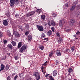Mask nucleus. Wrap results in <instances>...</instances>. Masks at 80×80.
<instances>
[{
    "mask_svg": "<svg viewBox=\"0 0 80 80\" xmlns=\"http://www.w3.org/2000/svg\"><path fill=\"white\" fill-rule=\"evenodd\" d=\"M76 34L78 35H80V32L79 31H78L76 32Z\"/></svg>",
    "mask_w": 80,
    "mask_h": 80,
    "instance_id": "40",
    "label": "nucleus"
},
{
    "mask_svg": "<svg viewBox=\"0 0 80 80\" xmlns=\"http://www.w3.org/2000/svg\"><path fill=\"white\" fill-rule=\"evenodd\" d=\"M22 46V42H19L18 44V48H20V47Z\"/></svg>",
    "mask_w": 80,
    "mask_h": 80,
    "instance_id": "18",
    "label": "nucleus"
},
{
    "mask_svg": "<svg viewBox=\"0 0 80 80\" xmlns=\"http://www.w3.org/2000/svg\"><path fill=\"white\" fill-rule=\"evenodd\" d=\"M57 70L54 71L53 72V77L57 76Z\"/></svg>",
    "mask_w": 80,
    "mask_h": 80,
    "instance_id": "11",
    "label": "nucleus"
},
{
    "mask_svg": "<svg viewBox=\"0 0 80 80\" xmlns=\"http://www.w3.org/2000/svg\"><path fill=\"white\" fill-rule=\"evenodd\" d=\"M28 33H29V32H27L25 33V35L27 36L28 35Z\"/></svg>",
    "mask_w": 80,
    "mask_h": 80,
    "instance_id": "45",
    "label": "nucleus"
},
{
    "mask_svg": "<svg viewBox=\"0 0 80 80\" xmlns=\"http://www.w3.org/2000/svg\"><path fill=\"white\" fill-rule=\"evenodd\" d=\"M18 0H15V1L16 2H18Z\"/></svg>",
    "mask_w": 80,
    "mask_h": 80,
    "instance_id": "58",
    "label": "nucleus"
},
{
    "mask_svg": "<svg viewBox=\"0 0 80 80\" xmlns=\"http://www.w3.org/2000/svg\"><path fill=\"white\" fill-rule=\"evenodd\" d=\"M45 16L44 15H41V18L42 19V20H44L45 18Z\"/></svg>",
    "mask_w": 80,
    "mask_h": 80,
    "instance_id": "21",
    "label": "nucleus"
},
{
    "mask_svg": "<svg viewBox=\"0 0 80 80\" xmlns=\"http://www.w3.org/2000/svg\"><path fill=\"white\" fill-rule=\"evenodd\" d=\"M75 46H72V47L71 48V49L72 50V52H73V51H74V49H75Z\"/></svg>",
    "mask_w": 80,
    "mask_h": 80,
    "instance_id": "33",
    "label": "nucleus"
},
{
    "mask_svg": "<svg viewBox=\"0 0 80 80\" xmlns=\"http://www.w3.org/2000/svg\"><path fill=\"white\" fill-rule=\"evenodd\" d=\"M75 23V21L73 20H71L69 22V25H71V26H72Z\"/></svg>",
    "mask_w": 80,
    "mask_h": 80,
    "instance_id": "8",
    "label": "nucleus"
},
{
    "mask_svg": "<svg viewBox=\"0 0 80 80\" xmlns=\"http://www.w3.org/2000/svg\"><path fill=\"white\" fill-rule=\"evenodd\" d=\"M56 25V24H55V22L53 21L52 20V22H51V25L52 26H55Z\"/></svg>",
    "mask_w": 80,
    "mask_h": 80,
    "instance_id": "23",
    "label": "nucleus"
},
{
    "mask_svg": "<svg viewBox=\"0 0 80 80\" xmlns=\"http://www.w3.org/2000/svg\"><path fill=\"white\" fill-rule=\"evenodd\" d=\"M7 54L8 55V56H10V53H7Z\"/></svg>",
    "mask_w": 80,
    "mask_h": 80,
    "instance_id": "55",
    "label": "nucleus"
},
{
    "mask_svg": "<svg viewBox=\"0 0 80 80\" xmlns=\"http://www.w3.org/2000/svg\"><path fill=\"white\" fill-rule=\"evenodd\" d=\"M63 41V39L61 38H59V40L58 41V42H62Z\"/></svg>",
    "mask_w": 80,
    "mask_h": 80,
    "instance_id": "36",
    "label": "nucleus"
},
{
    "mask_svg": "<svg viewBox=\"0 0 80 80\" xmlns=\"http://www.w3.org/2000/svg\"><path fill=\"white\" fill-rule=\"evenodd\" d=\"M15 75V74H13V75Z\"/></svg>",
    "mask_w": 80,
    "mask_h": 80,
    "instance_id": "61",
    "label": "nucleus"
},
{
    "mask_svg": "<svg viewBox=\"0 0 80 80\" xmlns=\"http://www.w3.org/2000/svg\"><path fill=\"white\" fill-rule=\"evenodd\" d=\"M51 30L53 32H55V28L53 27H52L51 28Z\"/></svg>",
    "mask_w": 80,
    "mask_h": 80,
    "instance_id": "37",
    "label": "nucleus"
},
{
    "mask_svg": "<svg viewBox=\"0 0 80 80\" xmlns=\"http://www.w3.org/2000/svg\"><path fill=\"white\" fill-rule=\"evenodd\" d=\"M45 77H46V78H48V77H49V74H46L45 75Z\"/></svg>",
    "mask_w": 80,
    "mask_h": 80,
    "instance_id": "47",
    "label": "nucleus"
},
{
    "mask_svg": "<svg viewBox=\"0 0 80 80\" xmlns=\"http://www.w3.org/2000/svg\"><path fill=\"white\" fill-rule=\"evenodd\" d=\"M74 37H77V35H75L73 36Z\"/></svg>",
    "mask_w": 80,
    "mask_h": 80,
    "instance_id": "57",
    "label": "nucleus"
},
{
    "mask_svg": "<svg viewBox=\"0 0 80 80\" xmlns=\"http://www.w3.org/2000/svg\"><path fill=\"white\" fill-rule=\"evenodd\" d=\"M24 75V73H22L19 74V77H23V76Z\"/></svg>",
    "mask_w": 80,
    "mask_h": 80,
    "instance_id": "35",
    "label": "nucleus"
},
{
    "mask_svg": "<svg viewBox=\"0 0 80 80\" xmlns=\"http://www.w3.org/2000/svg\"><path fill=\"white\" fill-rule=\"evenodd\" d=\"M60 52H61L60 50L58 49L56 50L57 55L58 57H60L62 55V53Z\"/></svg>",
    "mask_w": 80,
    "mask_h": 80,
    "instance_id": "4",
    "label": "nucleus"
},
{
    "mask_svg": "<svg viewBox=\"0 0 80 80\" xmlns=\"http://www.w3.org/2000/svg\"><path fill=\"white\" fill-rule=\"evenodd\" d=\"M52 20L49 21H48V25H49V26H52Z\"/></svg>",
    "mask_w": 80,
    "mask_h": 80,
    "instance_id": "22",
    "label": "nucleus"
},
{
    "mask_svg": "<svg viewBox=\"0 0 80 80\" xmlns=\"http://www.w3.org/2000/svg\"><path fill=\"white\" fill-rule=\"evenodd\" d=\"M53 54V51H51L50 52L49 57H52Z\"/></svg>",
    "mask_w": 80,
    "mask_h": 80,
    "instance_id": "28",
    "label": "nucleus"
},
{
    "mask_svg": "<svg viewBox=\"0 0 80 80\" xmlns=\"http://www.w3.org/2000/svg\"><path fill=\"white\" fill-rule=\"evenodd\" d=\"M48 62L46 61V62L44 63V64H42V66H44V67H45V66H46L47 64V63H48Z\"/></svg>",
    "mask_w": 80,
    "mask_h": 80,
    "instance_id": "34",
    "label": "nucleus"
},
{
    "mask_svg": "<svg viewBox=\"0 0 80 80\" xmlns=\"http://www.w3.org/2000/svg\"><path fill=\"white\" fill-rule=\"evenodd\" d=\"M37 27L38 29V30L40 31L41 32H42V31H43V27L42 26H38L37 25Z\"/></svg>",
    "mask_w": 80,
    "mask_h": 80,
    "instance_id": "5",
    "label": "nucleus"
},
{
    "mask_svg": "<svg viewBox=\"0 0 80 80\" xmlns=\"http://www.w3.org/2000/svg\"><path fill=\"white\" fill-rule=\"evenodd\" d=\"M56 35L57 37H60L61 36L60 33V32H57L56 33Z\"/></svg>",
    "mask_w": 80,
    "mask_h": 80,
    "instance_id": "29",
    "label": "nucleus"
},
{
    "mask_svg": "<svg viewBox=\"0 0 80 80\" xmlns=\"http://www.w3.org/2000/svg\"><path fill=\"white\" fill-rule=\"evenodd\" d=\"M45 68H46V67L44 66H42V67L41 70H45Z\"/></svg>",
    "mask_w": 80,
    "mask_h": 80,
    "instance_id": "31",
    "label": "nucleus"
},
{
    "mask_svg": "<svg viewBox=\"0 0 80 80\" xmlns=\"http://www.w3.org/2000/svg\"><path fill=\"white\" fill-rule=\"evenodd\" d=\"M74 80H77V79H74Z\"/></svg>",
    "mask_w": 80,
    "mask_h": 80,
    "instance_id": "63",
    "label": "nucleus"
},
{
    "mask_svg": "<svg viewBox=\"0 0 80 80\" xmlns=\"http://www.w3.org/2000/svg\"><path fill=\"white\" fill-rule=\"evenodd\" d=\"M41 37L42 38H45V34L44 33H42L41 35Z\"/></svg>",
    "mask_w": 80,
    "mask_h": 80,
    "instance_id": "27",
    "label": "nucleus"
},
{
    "mask_svg": "<svg viewBox=\"0 0 80 80\" xmlns=\"http://www.w3.org/2000/svg\"><path fill=\"white\" fill-rule=\"evenodd\" d=\"M26 80H32V79L31 78H29L27 79Z\"/></svg>",
    "mask_w": 80,
    "mask_h": 80,
    "instance_id": "52",
    "label": "nucleus"
},
{
    "mask_svg": "<svg viewBox=\"0 0 80 80\" xmlns=\"http://www.w3.org/2000/svg\"><path fill=\"white\" fill-rule=\"evenodd\" d=\"M33 75L34 77H38V78H40V73L37 72H35L33 73Z\"/></svg>",
    "mask_w": 80,
    "mask_h": 80,
    "instance_id": "1",
    "label": "nucleus"
},
{
    "mask_svg": "<svg viewBox=\"0 0 80 80\" xmlns=\"http://www.w3.org/2000/svg\"><path fill=\"white\" fill-rule=\"evenodd\" d=\"M15 60H17V59H18V57H15Z\"/></svg>",
    "mask_w": 80,
    "mask_h": 80,
    "instance_id": "53",
    "label": "nucleus"
},
{
    "mask_svg": "<svg viewBox=\"0 0 80 80\" xmlns=\"http://www.w3.org/2000/svg\"><path fill=\"white\" fill-rule=\"evenodd\" d=\"M44 40H47V41L48 40V38H45L44 39Z\"/></svg>",
    "mask_w": 80,
    "mask_h": 80,
    "instance_id": "49",
    "label": "nucleus"
},
{
    "mask_svg": "<svg viewBox=\"0 0 80 80\" xmlns=\"http://www.w3.org/2000/svg\"><path fill=\"white\" fill-rule=\"evenodd\" d=\"M58 60H56L55 61V65H57V64L58 63Z\"/></svg>",
    "mask_w": 80,
    "mask_h": 80,
    "instance_id": "44",
    "label": "nucleus"
},
{
    "mask_svg": "<svg viewBox=\"0 0 80 80\" xmlns=\"http://www.w3.org/2000/svg\"><path fill=\"white\" fill-rule=\"evenodd\" d=\"M41 12L42 10L40 9H38L37 10V13H41Z\"/></svg>",
    "mask_w": 80,
    "mask_h": 80,
    "instance_id": "25",
    "label": "nucleus"
},
{
    "mask_svg": "<svg viewBox=\"0 0 80 80\" xmlns=\"http://www.w3.org/2000/svg\"><path fill=\"white\" fill-rule=\"evenodd\" d=\"M52 17H54V18L57 16V14H55V13H52Z\"/></svg>",
    "mask_w": 80,
    "mask_h": 80,
    "instance_id": "16",
    "label": "nucleus"
},
{
    "mask_svg": "<svg viewBox=\"0 0 80 80\" xmlns=\"http://www.w3.org/2000/svg\"><path fill=\"white\" fill-rule=\"evenodd\" d=\"M32 40V36L29 35L28 36V42H30V41H31Z\"/></svg>",
    "mask_w": 80,
    "mask_h": 80,
    "instance_id": "10",
    "label": "nucleus"
},
{
    "mask_svg": "<svg viewBox=\"0 0 80 80\" xmlns=\"http://www.w3.org/2000/svg\"><path fill=\"white\" fill-rule=\"evenodd\" d=\"M17 78H18V76L17 75L15 76L14 78V80H17Z\"/></svg>",
    "mask_w": 80,
    "mask_h": 80,
    "instance_id": "42",
    "label": "nucleus"
},
{
    "mask_svg": "<svg viewBox=\"0 0 80 80\" xmlns=\"http://www.w3.org/2000/svg\"><path fill=\"white\" fill-rule=\"evenodd\" d=\"M19 28H20V29H22V26L21 27H19Z\"/></svg>",
    "mask_w": 80,
    "mask_h": 80,
    "instance_id": "56",
    "label": "nucleus"
},
{
    "mask_svg": "<svg viewBox=\"0 0 80 80\" xmlns=\"http://www.w3.org/2000/svg\"><path fill=\"white\" fill-rule=\"evenodd\" d=\"M65 6L66 7H68V4L67 3L65 4Z\"/></svg>",
    "mask_w": 80,
    "mask_h": 80,
    "instance_id": "50",
    "label": "nucleus"
},
{
    "mask_svg": "<svg viewBox=\"0 0 80 80\" xmlns=\"http://www.w3.org/2000/svg\"><path fill=\"white\" fill-rule=\"evenodd\" d=\"M11 43L13 46H16V45H17V43H16V42L13 41H12Z\"/></svg>",
    "mask_w": 80,
    "mask_h": 80,
    "instance_id": "14",
    "label": "nucleus"
},
{
    "mask_svg": "<svg viewBox=\"0 0 80 80\" xmlns=\"http://www.w3.org/2000/svg\"><path fill=\"white\" fill-rule=\"evenodd\" d=\"M7 42V40L4 41V44L6 43Z\"/></svg>",
    "mask_w": 80,
    "mask_h": 80,
    "instance_id": "51",
    "label": "nucleus"
},
{
    "mask_svg": "<svg viewBox=\"0 0 80 80\" xmlns=\"http://www.w3.org/2000/svg\"><path fill=\"white\" fill-rule=\"evenodd\" d=\"M19 15H18V14H16L15 15V17H16V18H18V17H19Z\"/></svg>",
    "mask_w": 80,
    "mask_h": 80,
    "instance_id": "46",
    "label": "nucleus"
},
{
    "mask_svg": "<svg viewBox=\"0 0 80 80\" xmlns=\"http://www.w3.org/2000/svg\"><path fill=\"white\" fill-rule=\"evenodd\" d=\"M71 20H73V19H72H72Z\"/></svg>",
    "mask_w": 80,
    "mask_h": 80,
    "instance_id": "60",
    "label": "nucleus"
},
{
    "mask_svg": "<svg viewBox=\"0 0 80 80\" xmlns=\"http://www.w3.org/2000/svg\"><path fill=\"white\" fill-rule=\"evenodd\" d=\"M77 40H78V38H76Z\"/></svg>",
    "mask_w": 80,
    "mask_h": 80,
    "instance_id": "59",
    "label": "nucleus"
},
{
    "mask_svg": "<svg viewBox=\"0 0 80 80\" xmlns=\"http://www.w3.org/2000/svg\"><path fill=\"white\" fill-rule=\"evenodd\" d=\"M50 79L51 80H55L53 79V77H52V76H51L50 77Z\"/></svg>",
    "mask_w": 80,
    "mask_h": 80,
    "instance_id": "41",
    "label": "nucleus"
},
{
    "mask_svg": "<svg viewBox=\"0 0 80 80\" xmlns=\"http://www.w3.org/2000/svg\"><path fill=\"white\" fill-rule=\"evenodd\" d=\"M6 58H7V57H6V56H4L3 57V60H5Z\"/></svg>",
    "mask_w": 80,
    "mask_h": 80,
    "instance_id": "48",
    "label": "nucleus"
},
{
    "mask_svg": "<svg viewBox=\"0 0 80 80\" xmlns=\"http://www.w3.org/2000/svg\"><path fill=\"white\" fill-rule=\"evenodd\" d=\"M8 47H9L10 49H12V48H13V46H12V45L10 44L8 45Z\"/></svg>",
    "mask_w": 80,
    "mask_h": 80,
    "instance_id": "17",
    "label": "nucleus"
},
{
    "mask_svg": "<svg viewBox=\"0 0 80 80\" xmlns=\"http://www.w3.org/2000/svg\"><path fill=\"white\" fill-rule=\"evenodd\" d=\"M65 23V21L64 20H60L59 22V26L60 27H62L63 26V24Z\"/></svg>",
    "mask_w": 80,
    "mask_h": 80,
    "instance_id": "6",
    "label": "nucleus"
},
{
    "mask_svg": "<svg viewBox=\"0 0 80 80\" xmlns=\"http://www.w3.org/2000/svg\"><path fill=\"white\" fill-rule=\"evenodd\" d=\"M42 72L43 73L45 74L46 73V71L45 70H42Z\"/></svg>",
    "mask_w": 80,
    "mask_h": 80,
    "instance_id": "38",
    "label": "nucleus"
},
{
    "mask_svg": "<svg viewBox=\"0 0 80 80\" xmlns=\"http://www.w3.org/2000/svg\"><path fill=\"white\" fill-rule=\"evenodd\" d=\"M14 34L15 35L17 36V37H20V34L17 32H14Z\"/></svg>",
    "mask_w": 80,
    "mask_h": 80,
    "instance_id": "20",
    "label": "nucleus"
},
{
    "mask_svg": "<svg viewBox=\"0 0 80 80\" xmlns=\"http://www.w3.org/2000/svg\"><path fill=\"white\" fill-rule=\"evenodd\" d=\"M11 80V78L10 76H8L7 77V80Z\"/></svg>",
    "mask_w": 80,
    "mask_h": 80,
    "instance_id": "39",
    "label": "nucleus"
},
{
    "mask_svg": "<svg viewBox=\"0 0 80 80\" xmlns=\"http://www.w3.org/2000/svg\"><path fill=\"white\" fill-rule=\"evenodd\" d=\"M39 48L41 50H43V49H44V47L43 46H39Z\"/></svg>",
    "mask_w": 80,
    "mask_h": 80,
    "instance_id": "32",
    "label": "nucleus"
},
{
    "mask_svg": "<svg viewBox=\"0 0 80 80\" xmlns=\"http://www.w3.org/2000/svg\"><path fill=\"white\" fill-rule=\"evenodd\" d=\"M35 12L34 11L30 12L26 14V16L27 17L32 16V15H34V14H35Z\"/></svg>",
    "mask_w": 80,
    "mask_h": 80,
    "instance_id": "2",
    "label": "nucleus"
},
{
    "mask_svg": "<svg viewBox=\"0 0 80 80\" xmlns=\"http://www.w3.org/2000/svg\"><path fill=\"white\" fill-rule=\"evenodd\" d=\"M75 6L71 7L70 9V11H72V10H73L75 9Z\"/></svg>",
    "mask_w": 80,
    "mask_h": 80,
    "instance_id": "24",
    "label": "nucleus"
},
{
    "mask_svg": "<svg viewBox=\"0 0 80 80\" xmlns=\"http://www.w3.org/2000/svg\"><path fill=\"white\" fill-rule=\"evenodd\" d=\"M25 28L26 29H28V28H29V25L27 23H26L25 24Z\"/></svg>",
    "mask_w": 80,
    "mask_h": 80,
    "instance_id": "15",
    "label": "nucleus"
},
{
    "mask_svg": "<svg viewBox=\"0 0 80 80\" xmlns=\"http://www.w3.org/2000/svg\"><path fill=\"white\" fill-rule=\"evenodd\" d=\"M3 32H0V37H3Z\"/></svg>",
    "mask_w": 80,
    "mask_h": 80,
    "instance_id": "30",
    "label": "nucleus"
},
{
    "mask_svg": "<svg viewBox=\"0 0 80 80\" xmlns=\"http://www.w3.org/2000/svg\"><path fill=\"white\" fill-rule=\"evenodd\" d=\"M7 35L8 37H10L11 36V33H10V31H8L7 32Z\"/></svg>",
    "mask_w": 80,
    "mask_h": 80,
    "instance_id": "19",
    "label": "nucleus"
},
{
    "mask_svg": "<svg viewBox=\"0 0 80 80\" xmlns=\"http://www.w3.org/2000/svg\"><path fill=\"white\" fill-rule=\"evenodd\" d=\"M25 49H26V46H23L20 49L19 52H20L21 53H22V52H23V51L25 50Z\"/></svg>",
    "mask_w": 80,
    "mask_h": 80,
    "instance_id": "3",
    "label": "nucleus"
},
{
    "mask_svg": "<svg viewBox=\"0 0 80 80\" xmlns=\"http://www.w3.org/2000/svg\"><path fill=\"white\" fill-rule=\"evenodd\" d=\"M77 9L78 10H79V9H80V5H78L77 6Z\"/></svg>",
    "mask_w": 80,
    "mask_h": 80,
    "instance_id": "43",
    "label": "nucleus"
},
{
    "mask_svg": "<svg viewBox=\"0 0 80 80\" xmlns=\"http://www.w3.org/2000/svg\"><path fill=\"white\" fill-rule=\"evenodd\" d=\"M1 68L0 70V72H1V70H3V69L5 68V65L3 64H2L1 65Z\"/></svg>",
    "mask_w": 80,
    "mask_h": 80,
    "instance_id": "13",
    "label": "nucleus"
},
{
    "mask_svg": "<svg viewBox=\"0 0 80 80\" xmlns=\"http://www.w3.org/2000/svg\"><path fill=\"white\" fill-rule=\"evenodd\" d=\"M72 72H73V69L71 68H69L68 70V72L69 73H70Z\"/></svg>",
    "mask_w": 80,
    "mask_h": 80,
    "instance_id": "26",
    "label": "nucleus"
},
{
    "mask_svg": "<svg viewBox=\"0 0 80 80\" xmlns=\"http://www.w3.org/2000/svg\"><path fill=\"white\" fill-rule=\"evenodd\" d=\"M8 22L7 20H4L3 22V24L4 26H7L8 25Z\"/></svg>",
    "mask_w": 80,
    "mask_h": 80,
    "instance_id": "12",
    "label": "nucleus"
},
{
    "mask_svg": "<svg viewBox=\"0 0 80 80\" xmlns=\"http://www.w3.org/2000/svg\"><path fill=\"white\" fill-rule=\"evenodd\" d=\"M68 80H72V79H69Z\"/></svg>",
    "mask_w": 80,
    "mask_h": 80,
    "instance_id": "62",
    "label": "nucleus"
},
{
    "mask_svg": "<svg viewBox=\"0 0 80 80\" xmlns=\"http://www.w3.org/2000/svg\"><path fill=\"white\" fill-rule=\"evenodd\" d=\"M52 34V31L51 30H50L49 31H48L47 33V34L48 36L51 35Z\"/></svg>",
    "mask_w": 80,
    "mask_h": 80,
    "instance_id": "9",
    "label": "nucleus"
},
{
    "mask_svg": "<svg viewBox=\"0 0 80 80\" xmlns=\"http://www.w3.org/2000/svg\"><path fill=\"white\" fill-rule=\"evenodd\" d=\"M10 3H11L10 6L13 7L15 5V0H10Z\"/></svg>",
    "mask_w": 80,
    "mask_h": 80,
    "instance_id": "7",
    "label": "nucleus"
},
{
    "mask_svg": "<svg viewBox=\"0 0 80 80\" xmlns=\"http://www.w3.org/2000/svg\"><path fill=\"white\" fill-rule=\"evenodd\" d=\"M74 3L75 5L77 4V2L75 1V2H74Z\"/></svg>",
    "mask_w": 80,
    "mask_h": 80,
    "instance_id": "54",
    "label": "nucleus"
}]
</instances>
